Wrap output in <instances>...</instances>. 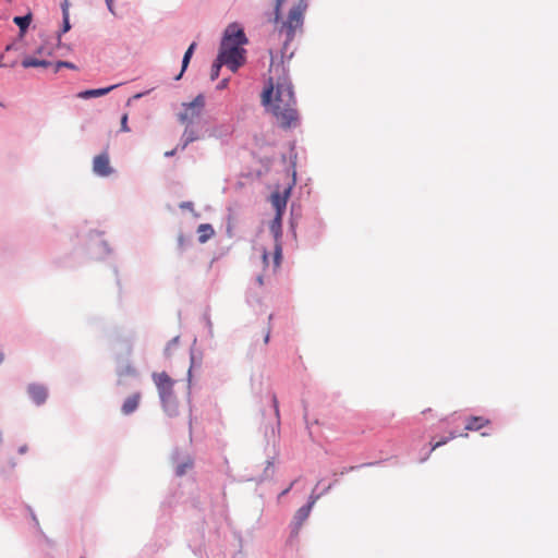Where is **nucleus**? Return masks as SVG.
Returning <instances> with one entry per match:
<instances>
[{"label": "nucleus", "mask_w": 558, "mask_h": 558, "mask_svg": "<svg viewBox=\"0 0 558 558\" xmlns=\"http://www.w3.org/2000/svg\"><path fill=\"white\" fill-rule=\"evenodd\" d=\"M178 242H179V246H180V247H183V246H184L185 240H184L183 235H180V236H179Z\"/></svg>", "instance_id": "obj_29"}, {"label": "nucleus", "mask_w": 558, "mask_h": 558, "mask_svg": "<svg viewBox=\"0 0 558 558\" xmlns=\"http://www.w3.org/2000/svg\"><path fill=\"white\" fill-rule=\"evenodd\" d=\"M272 404L275 409V414L277 417H279V404L276 396H272Z\"/></svg>", "instance_id": "obj_24"}, {"label": "nucleus", "mask_w": 558, "mask_h": 558, "mask_svg": "<svg viewBox=\"0 0 558 558\" xmlns=\"http://www.w3.org/2000/svg\"><path fill=\"white\" fill-rule=\"evenodd\" d=\"M26 450H27V447L26 446H22V447H20L19 452L20 453H25Z\"/></svg>", "instance_id": "obj_32"}, {"label": "nucleus", "mask_w": 558, "mask_h": 558, "mask_svg": "<svg viewBox=\"0 0 558 558\" xmlns=\"http://www.w3.org/2000/svg\"><path fill=\"white\" fill-rule=\"evenodd\" d=\"M246 43L244 31L238 24H230L226 28L218 57L232 72H236L245 62L246 51L243 46Z\"/></svg>", "instance_id": "obj_2"}, {"label": "nucleus", "mask_w": 558, "mask_h": 558, "mask_svg": "<svg viewBox=\"0 0 558 558\" xmlns=\"http://www.w3.org/2000/svg\"><path fill=\"white\" fill-rule=\"evenodd\" d=\"M117 86H118V84L117 85H111V86L105 87V88H96V89L83 90V92L77 94V97L82 98V99H88V98L105 96L108 93H110L112 89H114Z\"/></svg>", "instance_id": "obj_12"}, {"label": "nucleus", "mask_w": 558, "mask_h": 558, "mask_svg": "<svg viewBox=\"0 0 558 558\" xmlns=\"http://www.w3.org/2000/svg\"><path fill=\"white\" fill-rule=\"evenodd\" d=\"M169 350H170V343L168 344V347H167V348H166V350H165V351H166V353H168V352H169Z\"/></svg>", "instance_id": "obj_35"}, {"label": "nucleus", "mask_w": 558, "mask_h": 558, "mask_svg": "<svg viewBox=\"0 0 558 558\" xmlns=\"http://www.w3.org/2000/svg\"><path fill=\"white\" fill-rule=\"evenodd\" d=\"M286 1L287 0H276L274 23L277 25L279 35L284 37V45H288L294 39L296 32L302 29L307 3L305 0H300L289 10L287 17L280 21L281 7Z\"/></svg>", "instance_id": "obj_3"}, {"label": "nucleus", "mask_w": 558, "mask_h": 558, "mask_svg": "<svg viewBox=\"0 0 558 558\" xmlns=\"http://www.w3.org/2000/svg\"><path fill=\"white\" fill-rule=\"evenodd\" d=\"M319 495H311L310 496V500L307 502V505L301 507L294 514V518H293V526H294V532L298 533L299 530L301 529L302 524L307 520L311 511H312V508L314 507V505L316 504V501L319 499Z\"/></svg>", "instance_id": "obj_6"}, {"label": "nucleus", "mask_w": 558, "mask_h": 558, "mask_svg": "<svg viewBox=\"0 0 558 558\" xmlns=\"http://www.w3.org/2000/svg\"><path fill=\"white\" fill-rule=\"evenodd\" d=\"M198 241L201 243L207 242L210 238L214 236L215 231L211 225L202 223L197 228Z\"/></svg>", "instance_id": "obj_13"}, {"label": "nucleus", "mask_w": 558, "mask_h": 558, "mask_svg": "<svg viewBox=\"0 0 558 558\" xmlns=\"http://www.w3.org/2000/svg\"><path fill=\"white\" fill-rule=\"evenodd\" d=\"M141 400H142V393L141 392H134L132 393L131 396H129L122 407H121V412L124 414V415H130L132 414L133 412H135L141 403Z\"/></svg>", "instance_id": "obj_8"}, {"label": "nucleus", "mask_w": 558, "mask_h": 558, "mask_svg": "<svg viewBox=\"0 0 558 558\" xmlns=\"http://www.w3.org/2000/svg\"><path fill=\"white\" fill-rule=\"evenodd\" d=\"M490 424L484 416H470L465 422V430L476 432Z\"/></svg>", "instance_id": "obj_11"}, {"label": "nucleus", "mask_w": 558, "mask_h": 558, "mask_svg": "<svg viewBox=\"0 0 558 558\" xmlns=\"http://www.w3.org/2000/svg\"><path fill=\"white\" fill-rule=\"evenodd\" d=\"M3 360V354L0 352V363L2 362Z\"/></svg>", "instance_id": "obj_36"}, {"label": "nucleus", "mask_w": 558, "mask_h": 558, "mask_svg": "<svg viewBox=\"0 0 558 558\" xmlns=\"http://www.w3.org/2000/svg\"><path fill=\"white\" fill-rule=\"evenodd\" d=\"M456 437H458V435H457L454 432H451L448 438H444V439H441V440H439V441L435 442V444L432 446V449H430V450H432V451H433V450H435L436 448H438V447H440V446H442V445L447 444V441H448L449 439H454Z\"/></svg>", "instance_id": "obj_20"}, {"label": "nucleus", "mask_w": 558, "mask_h": 558, "mask_svg": "<svg viewBox=\"0 0 558 558\" xmlns=\"http://www.w3.org/2000/svg\"><path fill=\"white\" fill-rule=\"evenodd\" d=\"M194 140H195V137H194L193 133L191 132V134H189L183 147H185L187 143L193 142Z\"/></svg>", "instance_id": "obj_28"}, {"label": "nucleus", "mask_w": 558, "mask_h": 558, "mask_svg": "<svg viewBox=\"0 0 558 558\" xmlns=\"http://www.w3.org/2000/svg\"><path fill=\"white\" fill-rule=\"evenodd\" d=\"M128 119H129L128 113H124L121 117V132H130V128L128 125Z\"/></svg>", "instance_id": "obj_21"}, {"label": "nucleus", "mask_w": 558, "mask_h": 558, "mask_svg": "<svg viewBox=\"0 0 558 558\" xmlns=\"http://www.w3.org/2000/svg\"><path fill=\"white\" fill-rule=\"evenodd\" d=\"M27 391L29 397L36 404L44 403L48 396L47 389L41 385H29Z\"/></svg>", "instance_id": "obj_10"}, {"label": "nucleus", "mask_w": 558, "mask_h": 558, "mask_svg": "<svg viewBox=\"0 0 558 558\" xmlns=\"http://www.w3.org/2000/svg\"><path fill=\"white\" fill-rule=\"evenodd\" d=\"M81 558H85V557H81Z\"/></svg>", "instance_id": "obj_38"}, {"label": "nucleus", "mask_w": 558, "mask_h": 558, "mask_svg": "<svg viewBox=\"0 0 558 558\" xmlns=\"http://www.w3.org/2000/svg\"><path fill=\"white\" fill-rule=\"evenodd\" d=\"M71 28L69 21V12H65V16H63V29L62 33H66Z\"/></svg>", "instance_id": "obj_23"}, {"label": "nucleus", "mask_w": 558, "mask_h": 558, "mask_svg": "<svg viewBox=\"0 0 558 558\" xmlns=\"http://www.w3.org/2000/svg\"><path fill=\"white\" fill-rule=\"evenodd\" d=\"M8 2H11L12 0H7Z\"/></svg>", "instance_id": "obj_37"}, {"label": "nucleus", "mask_w": 558, "mask_h": 558, "mask_svg": "<svg viewBox=\"0 0 558 558\" xmlns=\"http://www.w3.org/2000/svg\"><path fill=\"white\" fill-rule=\"evenodd\" d=\"M288 196H289V191H286L284 193L277 192L271 195V204L277 211V220L281 219V216L287 206Z\"/></svg>", "instance_id": "obj_9"}, {"label": "nucleus", "mask_w": 558, "mask_h": 558, "mask_svg": "<svg viewBox=\"0 0 558 558\" xmlns=\"http://www.w3.org/2000/svg\"><path fill=\"white\" fill-rule=\"evenodd\" d=\"M193 462L191 460L185 461L184 463H180L175 466V474L178 476H182L185 474L186 470L191 469Z\"/></svg>", "instance_id": "obj_19"}, {"label": "nucleus", "mask_w": 558, "mask_h": 558, "mask_svg": "<svg viewBox=\"0 0 558 558\" xmlns=\"http://www.w3.org/2000/svg\"><path fill=\"white\" fill-rule=\"evenodd\" d=\"M282 257L281 246L279 244H276L275 253H274V270H277L280 266Z\"/></svg>", "instance_id": "obj_18"}, {"label": "nucleus", "mask_w": 558, "mask_h": 558, "mask_svg": "<svg viewBox=\"0 0 558 558\" xmlns=\"http://www.w3.org/2000/svg\"><path fill=\"white\" fill-rule=\"evenodd\" d=\"M22 65H23V68H26V69L27 68H37V66L47 68L50 65V62H48L46 60H39L34 57H25L22 60Z\"/></svg>", "instance_id": "obj_14"}, {"label": "nucleus", "mask_w": 558, "mask_h": 558, "mask_svg": "<svg viewBox=\"0 0 558 558\" xmlns=\"http://www.w3.org/2000/svg\"><path fill=\"white\" fill-rule=\"evenodd\" d=\"M256 280H257L259 286L264 284V277L262 275H259Z\"/></svg>", "instance_id": "obj_30"}, {"label": "nucleus", "mask_w": 558, "mask_h": 558, "mask_svg": "<svg viewBox=\"0 0 558 558\" xmlns=\"http://www.w3.org/2000/svg\"><path fill=\"white\" fill-rule=\"evenodd\" d=\"M31 21H32V17L31 15H25V16H15L13 19V22L22 29L24 31L25 28H27L31 24Z\"/></svg>", "instance_id": "obj_16"}, {"label": "nucleus", "mask_w": 558, "mask_h": 558, "mask_svg": "<svg viewBox=\"0 0 558 558\" xmlns=\"http://www.w3.org/2000/svg\"><path fill=\"white\" fill-rule=\"evenodd\" d=\"M205 107V97L197 95L191 102L183 105V111L179 118L182 123L191 124L198 119Z\"/></svg>", "instance_id": "obj_5"}, {"label": "nucleus", "mask_w": 558, "mask_h": 558, "mask_svg": "<svg viewBox=\"0 0 558 558\" xmlns=\"http://www.w3.org/2000/svg\"><path fill=\"white\" fill-rule=\"evenodd\" d=\"M174 154V150H171V151H167L165 155L166 156H172Z\"/></svg>", "instance_id": "obj_34"}, {"label": "nucleus", "mask_w": 558, "mask_h": 558, "mask_svg": "<svg viewBox=\"0 0 558 558\" xmlns=\"http://www.w3.org/2000/svg\"><path fill=\"white\" fill-rule=\"evenodd\" d=\"M227 82H228L227 80L221 81L218 87L225 88L227 86Z\"/></svg>", "instance_id": "obj_31"}, {"label": "nucleus", "mask_w": 558, "mask_h": 558, "mask_svg": "<svg viewBox=\"0 0 558 558\" xmlns=\"http://www.w3.org/2000/svg\"><path fill=\"white\" fill-rule=\"evenodd\" d=\"M151 378L156 385L163 411L169 416H177L179 414V401L173 390L175 380L166 372L153 373Z\"/></svg>", "instance_id": "obj_4"}, {"label": "nucleus", "mask_w": 558, "mask_h": 558, "mask_svg": "<svg viewBox=\"0 0 558 558\" xmlns=\"http://www.w3.org/2000/svg\"><path fill=\"white\" fill-rule=\"evenodd\" d=\"M263 264L265 267H268L269 265V262H268V253L266 251L263 252Z\"/></svg>", "instance_id": "obj_26"}, {"label": "nucleus", "mask_w": 558, "mask_h": 558, "mask_svg": "<svg viewBox=\"0 0 558 558\" xmlns=\"http://www.w3.org/2000/svg\"><path fill=\"white\" fill-rule=\"evenodd\" d=\"M195 48H196V43H192L190 45V47L187 48V50L185 51V53L183 56V60H182V70H181L180 74L175 77L177 80L181 78L183 72L186 70V68L190 63V60L194 53Z\"/></svg>", "instance_id": "obj_15"}, {"label": "nucleus", "mask_w": 558, "mask_h": 558, "mask_svg": "<svg viewBox=\"0 0 558 558\" xmlns=\"http://www.w3.org/2000/svg\"><path fill=\"white\" fill-rule=\"evenodd\" d=\"M65 12H69V3H68V1H64V3L62 4V14H63V16H65Z\"/></svg>", "instance_id": "obj_27"}, {"label": "nucleus", "mask_w": 558, "mask_h": 558, "mask_svg": "<svg viewBox=\"0 0 558 558\" xmlns=\"http://www.w3.org/2000/svg\"><path fill=\"white\" fill-rule=\"evenodd\" d=\"M69 68V69H75V65L71 62H66V61H59L57 64H56V72L59 71L60 68Z\"/></svg>", "instance_id": "obj_22"}, {"label": "nucleus", "mask_w": 558, "mask_h": 558, "mask_svg": "<svg viewBox=\"0 0 558 558\" xmlns=\"http://www.w3.org/2000/svg\"><path fill=\"white\" fill-rule=\"evenodd\" d=\"M268 341H269V331L266 332V336H265V339H264L265 343H268Z\"/></svg>", "instance_id": "obj_33"}, {"label": "nucleus", "mask_w": 558, "mask_h": 558, "mask_svg": "<svg viewBox=\"0 0 558 558\" xmlns=\"http://www.w3.org/2000/svg\"><path fill=\"white\" fill-rule=\"evenodd\" d=\"M93 171L100 177H108L113 172L108 153H102L94 157Z\"/></svg>", "instance_id": "obj_7"}, {"label": "nucleus", "mask_w": 558, "mask_h": 558, "mask_svg": "<svg viewBox=\"0 0 558 558\" xmlns=\"http://www.w3.org/2000/svg\"><path fill=\"white\" fill-rule=\"evenodd\" d=\"M106 1V4H107V8L108 10L112 13V14H116L114 12V0H105Z\"/></svg>", "instance_id": "obj_25"}, {"label": "nucleus", "mask_w": 558, "mask_h": 558, "mask_svg": "<svg viewBox=\"0 0 558 558\" xmlns=\"http://www.w3.org/2000/svg\"><path fill=\"white\" fill-rule=\"evenodd\" d=\"M225 65V62L220 61V58L217 57V60L215 61V63L213 64L211 66V72H210V78L213 81H215L216 78H218L219 76V72H220V69L221 66Z\"/></svg>", "instance_id": "obj_17"}, {"label": "nucleus", "mask_w": 558, "mask_h": 558, "mask_svg": "<svg viewBox=\"0 0 558 558\" xmlns=\"http://www.w3.org/2000/svg\"><path fill=\"white\" fill-rule=\"evenodd\" d=\"M262 104L281 128L289 129L298 124L296 100L292 85L287 80L278 81L276 85L270 82L262 93Z\"/></svg>", "instance_id": "obj_1"}]
</instances>
